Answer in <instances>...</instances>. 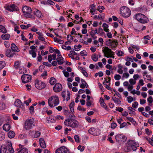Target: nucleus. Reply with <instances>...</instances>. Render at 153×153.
I'll use <instances>...</instances> for the list:
<instances>
[{
    "mask_svg": "<svg viewBox=\"0 0 153 153\" xmlns=\"http://www.w3.org/2000/svg\"><path fill=\"white\" fill-rule=\"evenodd\" d=\"M19 146L21 149L17 153H28V149L27 148L23 147V146L21 145H19Z\"/></svg>",
    "mask_w": 153,
    "mask_h": 153,
    "instance_id": "nucleus-18",
    "label": "nucleus"
},
{
    "mask_svg": "<svg viewBox=\"0 0 153 153\" xmlns=\"http://www.w3.org/2000/svg\"><path fill=\"white\" fill-rule=\"evenodd\" d=\"M64 114L67 117L69 116L71 112L67 109H64Z\"/></svg>",
    "mask_w": 153,
    "mask_h": 153,
    "instance_id": "nucleus-47",
    "label": "nucleus"
},
{
    "mask_svg": "<svg viewBox=\"0 0 153 153\" xmlns=\"http://www.w3.org/2000/svg\"><path fill=\"white\" fill-rule=\"evenodd\" d=\"M129 82L131 84L134 85L136 82V81H134L132 79H131L129 80Z\"/></svg>",
    "mask_w": 153,
    "mask_h": 153,
    "instance_id": "nucleus-64",
    "label": "nucleus"
},
{
    "mask_svg": "<svg viewBox=\"0 0 153 153\" xmlns=\"http://www.w3.org/2000/svg\"><path fill=\"white\" fill-rule=\"evenodd\" d=\"M41 133L38 131H35V133L34 135V138H37L39 137Z\"/></svg>",
    "mask_w": 153,
    "mask_h": 153,
    "instance_id": "nucleus-42",
    "label": "nucleus"
},
{
    "mask_svg": "<svg viewBox=\"0 0 153 153\" xmlns=\"http://www.w3.org/2000/svg\"><path fill=\"white\" fill-rule=\"evenodd\" d=\"M7 149L5 146L2 145L1 147L0 153H5Z\"/></svg>",
    "mask_w": 153,
    "mask_h": 153,
    "instance_id": "nucleus-29",
    "label": "nucleus"
},
{
    "mask_svg": "<svg viewBox=\"0 0 153 153\" xmlns=\"http://www.w3.org/2000/svg\"><path fill=\"white\" fill-rule=\"evenodd\" d=\"M92 59L94 62H97L98 59V56L96 54H94L91 56Z\"/></svg>",
    "mask_w": 153,
    "mask_h": 153,
    "instance_id": "nucleus-33",
    "label": "nucleus"
},
{
    "mask_svg": "<svg viewBox=\"0 0 153 153\" xmlns=\"http://www.w3.org/2000/svg\"><path fill=\"white\" fill-rule=\"evenodd\" d=\"M47 3H48V4L52 5H54L55 4L54 2L51 0H48Z\"/></svg>",
    "mask_w": 153,
    "mask_h": 153,
    "instance_id": "nucleus-61",
    "label": "nucleus"
},
{
    "mask_svg": "<svg viewBox=\"0 0 153 153\" xmlns=\"http://www.w3.org/2000/svg\"><path fill=\"white\" fill-rule=\"evenodd\" d=\"M69 150L64 146H62L57 149L55 153H68Z\"/></svg>",
    "mask_w": 153,
    "mask_h": 153,
    "instance_id": "nucleus-14",
    "label": "nucleus"
},
{
    "mask_svg": "<svg viewBox=\"0 0 153 153\" xmlns=\"http://www.w3.org/2000/svg\"><path fill=\"white\" fill-rule=\"evenodd\" d=\"M5 137L4 134L2 132L0 131V140H4Z\"/></svg>",
    "mask_w": 153,
    "mask_h": 153,
    "instance_id": "nucleus-40",
    "label": "nucleus"
},
{
    "mask_svg": "<svg viewBox=\"0 0 153 153\" xmlns=\"http://www.w3.org/2000/svg\"><path fill=\"white\" fill-rule=\"evenodd\" d=\"M81 47V45H78L77 46L75 45L74 47V48L76 51H78L80 50V48Z\"/></svg>",
    "mask_w": 153,
    "mask_h": 153,
    "instance_id": "nucleus-41",
    "label": "nucleus"
},
{
    "mask_svg": "<svg viewBox=\"0 0 153 153\" xmlns=\"http://www.w3.org/2000/svg\"><path fill=\"white\" fill-rule=\"evenodd\" d=\"M56 60L58 64L59 65L62 64L64 63L63 58L61 55L58 56Z\"/></svg>",
    "mask_w": 153,
    "mask_h": 153,
    "instance_id": "nucleus-23",
    "label": "nucleus"
},
{
    "mask_svg": "<svg viewBox=\"0 0 153 153\" xmlns=\"http://www.w3.org/2000/svg\"><path fill=\"white\" fill-rule=\"evenodd\" d=\"M102 27H103L104 30L106 32L109 31V29L108 28V25L105 23H104L102 25Z\"/></svg>",
    "mask_w": 153,
    "mask_h": 153,
    "instance_id": "nucleus-34",
    "label": "nucleus"
},
{
    "mask_svg": "<svg viewBox=\"0 0 153 153\" xmlns=\"http://www.w3.org/2000/svg\"><path fill=\"white\" fill-rule=\"evenodd\" d=\"M10 125L8 124H5L3 126V130L6 131H9L10 130Z\"/></svg>",
    "mask_w": 153,
    "mask_h": 153,
    "instance_id": "nucleus-25",
    "label": "nucleus"
},
{
    "mask_svg": "<svg viewBox=\"0 0 153 153\" xmlns=\"http://www.w3.org/2000/svg\"><path fill=\"white\" fill-rule=\"evenodd\" d=\"M31 101V99L30 98H29L28 99V101L26 100L24 101V103L26 104L27 106L28 105L29 103Z\"/></svg>",
    "mask_w": 153,
    "mask_h": 153,
    "instance_id": "nucleus-55",
    "label": "nucleus"
},
{
    "mask_svg": "<svg viewBox=\"0 0 153 153\" xmlns=\"http://www.w3.org/2000/svg\"><path fill=\"white\" fill-rule=\"evenodd\" d=\"M104 9V7L103 6H99L98 7L97 10L99 11L100 12H102V10Z\"/></svg>",
    "mask_w": 153,
    "mask_h": 153,
    "instance_id": "nucleus-48",
    "label": "nucleus"
},
{
    "mask_svg": "<svg viewBox=\"0 0 153 153\" xmlns=\"http://www.w3.org/2000/svg\"><path fill=\"white\" fill-rule=\"evenodd\" d=\"M22 11L26 17L30 18L31 17L32 10L30 7L26 6H24L22 7Z\"/></svg>",
    "mask_w": 153,
    "mask_h": 153,
    "instance_id": "nucleus-8",
    "label": "nucleus"
},
{
    "mask_svg": "<svg viewBox=\"0 0 153 153\" xmlns=\"http://www.w3.org/2000/svg\"><path fill=\"white\" fill-rule=\"evenodd\" d=\"M20 65V63L19 61H16L14 63V67L16 69H18Z\"/></svg>",
    "mask_w": 153,
    "mask_h": 153,
    "instance_id": "nucleus-38",
    "label": "nucleus"
},
{
    "mask_svg": "<svg viewBox=\"0 0 153 153\" xmlns=\"http://www.w3.org/2000/svg\"><path fill=\"white\" fill-rule=\"evenodd\" d=\"M16 55V53L11 51L10 49H7L6 51V55L8 57H13L14 55Z\"/></svg>",
    "mask_w": 153,
    "mask_h": 153,
    "instance_id": "nucleus-17",
    "label": "nucleus"
},
{
    "mask_svg": "<svg viewBox=\"0 0 153 153\" xmlns=\"http://www.w3.org/2000/svg\"><path fill=\"white\" fill-rule=\"evenodd\" d=\"M103 52L104 53V56L107 58H112L113 59L114 58V52L108 47H105L103 50Z\"/></svg>",
    "mask_w": 153,
    "mask_h": 153,
    "instance_id": "nucleus-7",
    "label": "nucleus"
},
{
    "mask_svg": "<svg viewBox=\"0 0 153 153\" xmlns=\"http://www.w3.org/2000/svg\"><path fill=\"white\" fill-rule=\"evenodd\" d=\"M53 39L55 42H57L60 44H62L63 43V42L62 40L59 39L57 38L54 37Z\"/></svg>",
    "mask_w": 153,
    "mask_h": 153,
    "instance_id": "nucleus-43",
    "label": "nucleus"
},
{
    "mask_svg": "<svg viewBox=\"0 0 153 153\" xmlns=\"http://www.w3.org/2000/svg\"><path fill=\"white\" fill-rule=\"evenodd\" d=\"M88 133L93 135H99L100 134L99 130L94 127L90 128L88 130Z\"/></svg>",
    "mask_w": 153,
    "mask_h": 153,
    "instance_id": "nucleus-12",
    "label": "nucleus"
},
{
    "mask_svg": "<svg viewBox=\"0 0 153 153\" xmlns=\"http://www.w3.org/2000/svg\"><path fill=\"white\" fill-rule=\"evenodd\" d=\"M114 43L116 45H117V42L115 41H112L111 40L109 39L106 42V44L108 46H112Z\"/></svg>",
    "mask_w": 153,
    "mask_h": 153,
    "instance_id": "nucleus-22",
    "label": "nucleus"
},
{
    "mask_svg": "<svg viewBox=\"0 0 153 153\" xmlns=\"http://www.w3.org/2000/svg\"><path fill=\"white\" fill-rule=\"evenodd\" d=\"M11 48L13 51L18 52L19 51L17 47L14 43H13L11 45Z\"/></svg>",
    "mask_w": 153,
    "mask_h": 153,
    "instance_id": "nucleus-24",
    "label": "nucleus"
},
{
    "mask_svg": "<svg viewBox=\"0 0 153 153\" xmlns=\"http://www.w3.org/2000/svg\"><path fill=\"white\" fill-rule=\"evenodd\" d=\"M120 13L123 16L126 18L129 17L131 14L130 10L126 7H121Z\"/></svg>",
    "mask_w": 153,
    "mask_h": 153,
    "instance_id": "nucleus-6",
    "label": "nucleus"
},
{
    "mask_svg": "<svg viewBox=\"0 0 153 153\" xmlns=\"http://www.w3.org/2000/svg\"><path fill=\"white\" fill-rule=\"evenodd\" d=\"M5 65V63L4 61H0V69H2Z\"/></svg>",
    "mask_w": 153,
    "mask_h": 153,
    "instance_id": "nucleus-44",
    "label": "nucleus"
},
{
    "mask_svg": "<svg viewBox=\"0 0 153 153\" xmlns=\"http://www.w3.org/2000/svg\"><path fill=\"white\" fill-rule=\"evenodd\" d=\"M114 78L116 80H119L121 79V76L119 74H116L115 75Z\"/></svg>",
    "mask_w": 153,
    "mask_h": 153,
    "instance_id": "nucleus-49",
    "label": "nucleus"
},
{
    "mask_svg": "<svg viewBox=\"0 0 153 153\" xmlns=\"http://www.w3.org/2000/svg\"><path fill=\"white\" fill-rule=\"evenodd\" d=\"M84 147L82 146L81 145H79L77 148V149L78 150H80V151L81 152L83 151L84 149Z\"/></svg>",
    "mask_w": 153,
    "mask_h": 153,
    "instance_id": "nucleus-62",
    "label": "nucleus"
},
{
    "mask_svg": "<svg viewBox=\"0 0 153 153\" xmlns=\"http://www.w3.org/2000/svg\"><path fill=\"white\" fill-rule=\"evenodd\" d=\"M37 61L38 62H41L42 59V57L40 53L38 54V56L37 57Z\"/></svg>",
    "mask_w": 153,
    "mask_h": 153,
    "instance_id": "nucleus-59",
    "label": "nucleus"
},
{
    "mask_svg": "<svg viewBox=\"0 0 153 153\" xmlns=\"http://www.w3.org/2000/svg\"><path fill=\"white\" fill-rule=\"evenodd\" d=\"M34 14L38 17H41L42 16L41 12L37 10H36L35 11H34Z\"/></svg>",
    "mask_w": 153,
    "mask_h": 153,
    "instance_id": "nucleus-30",
    "label": "nucleus"
},
{
    "mask_svg": "<svg viewBox=\"0 0 153 153\" xmlns=\"http://www.w3.org/2000/svg\"><path fill=\"white\" fill-rule=\"evenodd\" d=\"M46 119L48 123H54L56 120L55 117L53 116H51L48 118L47 117Z\"/></svg>",
    "mask_w": 153,
    "mask_h": 153,
    "instance_id": "nucleus-21",
    "label": "nucleus"
},
{
    "mask_svg": "<svg viewBox=\"0 0 153 153\" xmlns=\"http://www.w3.org/2000/svg\"><path fill=\"white\" fill-rule=\"evenodd\" d=\"M34 120L32 118L27 119L25 122L24 128L26 130L32 128L34 126Z\"/></svg>",
    "mask_w": 153,
    "mask_h": 153,
    "instance_id": "nucleus-5",
    "label": "nucleus"
},
{
    "mask_svg": "<svg viewBox=\"0 0 153 153\" xmlns=\"http://www.w3.org/2000/svg\"><path fill=\"white\" fill-rule=\"evenodd\" d=\"M112 98L113 101L115 103H116L118 104H121V102L119 99L116 98L114 96H112Z\"/></svg>",
    "mask_w": 153,
    "mask_h": 153,
    "instance_id": "nucleus-27",
    "label": "nucleus"
},
{
    "mask_svg": "<svg viewBox=\"0 0 153 153\" xmlns=\"http://www.w3.org/2000/svg\"><path fill=\"white\" fill-rule=\"evenodd\" d=\"M10 37V35L8 34H2L1 36V38L3 40H8Z\"/></svg>",
    "mask_w": 153,
    "mask_h": 153,
    "instance_id": "nucleus-28",
    "label": "nucleus"
},
{
    "mask_svg": "<svg viewBox=\"0 0 153 153\" xmlns=\"http://www.w3.org/2000/svg\"><path fill=\"white\" fill-rule=\"evenodd\" d=\"M62 88V85L59 83L56 84L53 87V91L56 93L61 91Z\"/></svg>",
    "mask_w": 153,
    "mask_h": 153,
    "instance_id": "nucleus-16",
    "label": "nucleus"
},
{
    "mask_svg": "<svg viewBox=\"0 0 153 153\" xmlns=\"http://www.w3.org/2000/svg\"><path fill=\"white\" fill-rule=\"evenodd\" d=\"M129 76V74L128 73H124L123 75V77H124L126 78H127Z\"/></svg>",
    "mask_w": 153,
    "mask_h": 153,
    "instance_id": "nucleus-63",
    "label": "nucleus"
},
{
    "mask_svg": "<svg viewBox=\"0 0 153 153\" xmlns=\"http://www.w3.org/2000/svg\"><path fill=\"white\" fill-rule=\"evenodd\" d=\"M124 54V53L122 51H117V56H122Z\"/></svg>",
    "mask_w": 153,
    "mask_h": 153,
    "instance_id": "nucleus-52",
    "label": "nucleus"
},
{
    "mask_svg": "<svg viewBox=\"0 0 153 153\" xmlns=\"http://www.w3.org/2000/svg\"><path fill=\"white\" fill-rule=\"evenodd\" d=\"M90 12L92 15L94 14V12L95 11V6L94 4H91L89 7Z\"/></svg>",
    "mask_w": 153,
    "mask_h": 153,
    "instance_id": "nucleus-26",
    "label": "nucleus"
},
{
    "mask_svg": "<svg viewBox=\"0 0 153 153\" xmlns=\"http://www.w3.org/2000/svg\"><path fill=\"white\" fill-rule=\"evenodd\" d=\"M53 60V57L52 56V55L50 54L48 55V60L49 62L50 63H51L52 60Z\"/></svg>",
    "mask_w": 153,
    "mask_h": 153,
    "instance_id": "nucleus-58",
    "label": "nucleus"
},
{
    "mask_svg": "<svg viewBox=\"0 0 153 153\" xmlns=\"http://www.w3.org/2000/svg\"><path fill=\"white\" fill-rule=\"evenodd\" d=\"M6 148L10 153H13L14 152L12 146L11 142L9 140H7L6 143Z\"/></svg>",
    "mask_w": 153,
    "mask_h": 153,
    "instance_id": "nucleus-15",
    "label": "nucleus"
},
{
    "mask_svg": "<svg viewBox=\"0 0 153 153\" xmlns=\"http://www.w3.org/2000/svg\"><path fill=\"white\" fill-rule=\"evenodd\" d=\"M74 101L71 102L69 105V107L70 108V110L71 112H74Z\"/></svg>",
    "mask_w": 153,
    "mask_h": 153,
    "instance_id": "nucleus-32",
    "label": "nucleus"
},
{
    "mask_svg": "<svg viewBox=\"0 0 153 153\" xmlns=\"http://www.w3.org/2000/svg\"><path fill=\"white\" fill-rule=\"evenodd\" d=\"M50 83L52 85H54L56 82V79L53 77H51L50 78Z\"/></svg>",
    "mask_w": 153,
    "mask_h": 153,
    "instance_id": "nucleus-37",
    "label": "nucleus"
},
{
    "mask_svg": "<svg viewBox=\"0 0 153 153\" xmlns=\"http://www.w3.org/2000/svg\"><path fill=\"white\" fill-rule=\"evenodd\" d=\"M5 105L3 102H0V110H2L5 108Z\"/></svg>",
    "mask_w": 153,
    "mask_h": 153,
    "instance_id": "nucleus-50",
    "label": "nucleus"
},
{
    "mask_svg": "<svg viewBox=\"0 0 153 153\" xmlns=\"http://www.w3.org/2000/svg\"><path fill=\"white\" fill-rule=\"evenodd\" d=\"M147 101L149 103H151L153 102V98L152 97L150 96L147 99Z\"/></svg>",
    "mask_w": 153,
    "mask_h": 153,
    "instance_id": "nucleus-60",
    "label": "nucleus"
},
{
    "mask_svg": "<svg viewBox=\"0 0 153 153\" xmlns=\"http://www.w3.org/2000/svg\"><path fill=\"white\" fill-rule=\"evenodd\" d=\"M114 92H115V94H114V96L115 95H116L120 98H122L121 95L118 92H117L116 91V90H114Z\"/></svg>",
    "mask_w": 153,
    "mask_h": 153,
    "instance_id": "nucleus-53",
    "label": "nucleus"
},
{
    "mask_svg": "<svg viewBox=\"0 0 153 153\" xmlns=\"http://www.w3.org/2000/svg\"><path fill=\"white\" fill-rule=\"evenodd\" d=\"M128 101V103H130L133 101V98L131 96H129L127 97Z\"/></svg>",
    "mask_w": 153,
    "mask_h": 153,
    "instance_id": "nucleus-56",
    "label": "nucleus"
},
{
    "mask_svg": "<svg viewBox=\"0 0 153 153\" xmlns=\"http://www.w3.org/2000/svg\"><path fill=\"white\" fill-rule=\"evenodd\" d=\"M59 102V99L57 95L52 96L48 100L49 106L51 108L57 105Z\"/></svg>",
    "mask_w": 153,
    "mask_h": 153,
    "instance_id": "nucleus-1",
    "label": "nucleus"
},
{
    "mask_svg": "<svg viewBox=\"0 0 153 153\" xmlns=\"http://www.w3.org/2000/svg\"><path fill=\"white\" fill-rule=\"evenodd\" d=\"M15 135V133L13 131H10L9 132L8 136L10 138H12L14 137Z\"/></svg>",
    "mask_w": 153,
    "mask_h": 153,
    "instance_id": "nucleus-31",
    "label": "nucleus"
},
{
    "mask_svg": "<svg viewBox=\"0 0 153 153\" xmlns=\"http://www.w3.org/2000/svg\"><path fill=\"white\" fill-rule=\"evenodd\" d=\"M80 54L82 56H86L87 55V53L85 50H83L80 52Z\"/></svg>",
    "mask_w": 153,
    "mask_h": 153,
    "instance_id": "nucleus-51",
    "label": "nucleus"
},
{
    "mask_svg": "<svg viewBox=\"0 0 153 153\" xmlns=\"http://www.w3.org/2000/svg\"><path fill=\"white\" fill-rule=\"evenodd\" d=\"M137 27V28H134V30L136 31V32H138L139 31H140L141 30H143L145 29L146 28V27L145 26H144L141 29L139 27V26L138 25Z\"/></svg>",
    "mask_w": 153,
    "mask_h": 153,
    "instance_id": "nucleus-39",
    "label": "nucleus"
},
{
    "mask_svg": "<svg viewBox=\"0 0 153 153\" xmlns=\"http://www.w3.org/2000/svg\"><path fill=\"white\" fill-rule=\"evenodd\" d=\"M29 53L32 56L33 58H35L36 57V54L35 51L30 50L29 51Z\"/></svg>",
    "mask_w": 153,
    "mask_h": 153,
    "instance_id": "nucleus-35",
    "label": "nucleus"
},
{
    "mask_svg": "<svg viewBox=\"0 0 153 153\" xmlns=\"http://www.w3.org/2000/svg\"><path fill=\"white\" fill-rule=\"evenodd\" d=\"M39 141L41 147L43 149L45 148L46 147V146L44 139L41 138L39 140Z\"/></svg>",
    "mask_w": 153,
    "mask_h": 153,
    "instance_id": "nucleus-19",
    "label": "nucleus"
},
{
    "mask_svg": "<svg viewBox=\"0 0 153 153\" xmlns=\"http://www.w3.org/2000/svg\"><path fill=\"white\" fill-rule=\"evenodd\" d=\"M74 139L75 142L76 143H79V136L77 135H76L74 136Z\"/></svg>",
    "mask_w": 153,
    "mask_h": 153,
    "instance_id": "nucleus-46",
    "label": "nucleus"
},
{
    "mask_svg": "<svg viewBox=\"0 0 153 153\" xmlns=\"http://www.w3.org/2000/svg\"><path fill=\"white\" fill-rule=\"evenodd\" d=\"M63 72L65 77H68L69 76V74L68 71L64 70L63 71Z\"/></svg>",
    "mask_w": 153,
    "mask_h": 153,
    "instance_id": "nucleus-54",
    "label": "nucleus"
},
{
    "mask_svg": "<svg viewBox=\"0 0 153 153\" xmlns=\"http://www.w3.org/2000/svg\"><path fill=\"white\" fill-rule=\"evenodd\" d=\"M139 146V144L134 140H129L128 141L126 146L127 149L129 151L131 149L134 151H135L136 150L137 147H138Z\"/></svg>",
    "mask_w": 153,
    "mask_h": 153,
    "instance_id": "nucleus-3",
    "label": "nucleus"
},
{
    "mask_svg": "<svg viewBox=\"0 0 153 153\" xmlns=\"http://www.w3.org/2000/svg\"><path fill=\"white\" fill-rule=\"evenodd\" d=\"M4 8L6 10L10 11L13 12L19 10L18 7L14 4H11L9 5H6Z\"/></svg>",
    "mask_w": 153,
    "mask_h": 153,
    "instance_id": "nucleus-11",
    "label": "nucleus"
},
{
    "mask_svg": "<svg viewBox=\"0 0 153 153\" xmlns=\"http://www.w3.org/2000/svg\"><path fill=\"white\" fill-rule=\"evenodd\" d=\"M35 86L38 89L41 90L45 87V84L42 81L36 79L35 81Z\"/></svg>",
    "mask_w": 153,
    "mask_h": 153,
    "instance_id": "nucleus-9",
    "label": "nucleus"
},
{
    "mask_svg": "<svg viewBox=\"0 0 153 153\" xmlns=\"http://www.w3.org/2000/svg\"><path fill=\"white\" fill-rule=\"evenodd\" d=\"M146 77H147V79L149 81H150L153 82V80L151 79V77L150 75H146Z\"/></svg>",
    "mask_w": 153,
    "mask_h": 153,
    "instance_id": "nucleus-57",
    "label": "nucleus"
},
{
    "mask_svg": "<svg viewBox=\"0 0 153 153\" xmlns=\"http://www.w3.org/2000/svg\"><path fill=\"white\" fill-rule=\"evenodd\" d=\"M135 19L140 22L142 23H146L149 21L148 18L141 13H138L136 14Z\"/></svg>",
    "mask_w": 153,
    "mask_h": 153,
    "instance_id": "nucleus-4",
    "label": "nucleus"
},
{
    "mask_svg": "<svg viewBox=\"0 0 153 153\" xmlns=\"http://www.w3.org/2000/svg\"><path fill=\"white\" fill-rule=\"evenodd\" d=\"M14 104L17 107L22 108L23 107V105L22 102L19 99L16 100Z\"/></svg>",
    "mask_w": 153,
    "mask_h": 153,
    "instance_id": "nucleus-20",
    "label": "nucleus"
},
{
    "mask_svg": "<svg viewBox=\"0 0 153 153\" xmlns=\"http://www.w3.org/2000/svg\"><path fill=\"white\" fill-rule=\"evenodd\" d=\"M65 126L70 127L73 128H75L78 127L79 123L76 120L73 118H68L64 122Z\"/></svg>",
    "mask_w": 153,
    "mask_h": 153,
    "instance_id": "nucleus-2",
    "label": "nucleus"
},
{
    "mask_svg": "<svg viewBox=\"0 0 153 153\" xmlns=\"http://www.w3.org/2000/svg\"><path fill=\"white\" fill-rule=\"evenodd\" d=\"M115 138L117 142H119L120 141L123 142H125L127 140V137L125 135L118 134L116 135Z\"/></svg>",
    "mask_w": 153,
    "mask_h": 153,
    "instance_id": "nucleus-13",
    "label": "nucleus"
},
{
    "mask_svg": "<svg viewBox=\"0 0 153 153\" xmlns=\"http://www.w3.org/2000/svg\"><path fill=\"white\" fill-rule=\"evenodd\" d=\"M32 76L27 74L23 75L21 76L22 82L24 83L30 82Z\"/></svg>",
    "mask_w": 153,
    "mask_h": 153,
    "instance_id": "nucleus-10",
    "label": "nucleus"
},
{
    "mask_svg": "<svg viewBox=\"0 0 153 153\" xmlns=\"http://www.w3.org/2000/svg\"><path fill=\"white\" fill-rule=\"evenodd\" d=\"M0 31L3 33H6L7 30L4 26L0 25Z\"/></svg>",
    "mask_w": 153,
    "mask_h": 153,
    "instance_id": "nucleus-36",
    "label": "nucleus"
},
{
    "mask_svg": "<svg viewBox=\"0 0 153 153\" xmlns=\"http://www.w3.org/2000/svg\"><path fill=\"white\" fill-rule=\"evenodd\" d=\"M126 119L128 120L131 123L133 124L135 123H136V122L133 119V118L129 117H127Z\"/></svg>",
    "mask_w": 153,
    "mask_h": 153,
    "instance_id": "nucleus-45",
    "label": "nucleus"
}]
</instances>
